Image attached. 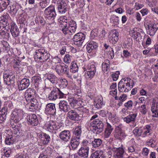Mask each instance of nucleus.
<instances>
[{
  "label": "nucleus",
  "mask_w": 158,
  "mask_h": 158,
  "mask_svg": "<svg viewBox=\"0 0 158 158\" xmlns=\"http://www.w3.org/2000/svg\"><path fill=\"white\" fill-rule=\"evenodd\" d=\"M131 79L128 77L122 79L118 84V89L120 92H127L131 90L133 85H130Z\"/></svg>",
  "instance_id": "nucleus-1"
},
{
  "label": "nucleus",
  "mask_w": 158,
  "mask_h": 158,
  "mask_svg": "<svg viewBox=\"0 0 158 158\" xmlns=\"http://www.w3.org/2000/svg\"><path fill=\"white\" fill-rule=\"evenodd\" d=\"M23 111L20 109H15L12 112L11 115V124H13V127H16V124L23 117ZM16 129L18 130V127H16ZM19 130L20 129H19ZM18 132L16 131V134L19 133V130Z\"/></svg>",
  "instance_id": "nucleus-2"
},
{
  "label": "nucleus",
  "mask_w": 158,
  "mask_h": 158,
  "mask_svg": "<svg viewBox=\"0 0 158 158\" xmlns=\"http://www.w3.org/2000/svg\"><path fill=\"white\" fill-rule=\"evenodd\" d=\"M52 68L54 70H56V73L59 75L65 74H67L68 77L69 78L71 77V76L68 74L69 69L68 66L66 65L57 63L55 66H52Z\"/></svg>",
  "instance_id": "nucleus-3"
},
{
  "label": "nucleus",
  "mask_w": 158,
  "mask_h": 158,
  "mask_svg": "<svg viewBox=\"0 0 158 158\" xmlns=\"http://www.w3.org/2000/svg\"><path fill=\"white\" fill-rule=\"evenodd\" d=\"M44 14L48 20L53 21L56 15L55 6L53 5H50L44 10Z\"/></svg>",
  "instance_id": "nucleus-4"
},
{
  "label": "nucleus",
  "mask_w": 158,
  "mask_h": 158,
  "mask_svg": "<svg viewBox=\"0 0 158 158\" xmlns=\"http://www.w3.org/2000/svg\"><path fill=\"white\" fill-rule=\"evenodd\" d=\"M104 125V123L100 121L98 119L93 120L90 123V127H95L94 132L97 134H99L102 131Z\"/></svg>",
  "instance_id": "nucleus-5"
},
{
  "label": "nucleus",
  "mask_w": 158,
  "mask_h": 158,
  "mask_svg": "<svg viewBox=\"0 0 158 158\" xmlns=\"http://www.w3.org/2000/svg\"><path fill=\"white\" fill-rule=\"evenodd\" d=\"M35 53V58L39 59L41 62H45L49 58V54L43 49L36 50Z\"/></svg>",
  "instance_id": "nucleus-6"
},
{
  "label": "nucleus",
  "mask_w": 158,
  "mask_h": 158,
  "mask_svg": "<svg viewBox=\"0 0 158 158\" xmlns=\"http://www.w3.org/2000/svg\"><path fill=\"white\" fill-rule=\"evenodd\" d=\"M147 34L151 36H153L158 29V24L150 23L148 22L144 24Z\"/></svg>",
  "instance_id": "nucleus-7"
},
{
  "label": "nucleus",
  "mask_w": 158,
  "mask_h": 158,
  "mask_svg": "<svg viewBox=\"0 0 158 158\" xmlns=\"http://www.w3.org/2000/svg\"><path fill=\"white\" fill-rule=\"evenodd\" d=\"M85 39V35L82 33H78L75 34L73 38L74 44L78 46L82 45Z\"/></svg>",
  "instance_id": "nucleus-8"
},
{
  "label": "nucleus",
  "mask_w": 158,
  "mask_h": 158,
  "mask_svg": "<svg viewBox=\"0 0 158 158\" xmlns=\"http://www.w3.org/2000/svg\"><path fill=\"white\" fill-rule=\"evenodd\" d=\"M57 4L58 12L60 14H64L67 11V6L65 2L63 0H61L60 2L58 1Z\"/></svg>",
  "instance_id": "nucleus-9"
},
{
  "label": "nucleus",
  "mask_w": 158,
  "mask_h": 158,
  "mask_svg": "<svg viewBox=\"0 0 158 158\" xmlns=\"http://www.w3.org/2000/svg\"><path fill=\"white\" fill-rule=\"evenodd\" d=\"M28 124L32 126H37L39 122L36 115L35 114H30L27 117Z\"/></svg>",
  "instance_id": "nucleus-10"
},
{
  "label": "nucleus",
  "mask_w": 158,
  "mask_h": 158,
  "mask_svg": "<svg viewBox=\"0 0 158 158\" xmlns=\"http://www.w3.org/2000/svg\"><path fill=\"white\" fill-rule=\"evenodd\" d=\"M45 112L46 114L52 115H55L56 109L55 104L50 103L47 104Z\"/></svg>",
  "instance_id": "nucleus-11"
},
{
  "label": "nucleus",
  "mask_w": 158,
  "mask_h": 158,
  "mask_svg": "<svg viewBox=\"0 0 158 158\" xmlns=\"http://www.w3.org/2000/svg\"><path fill=\"white\" fill-rule=\"evenodd\" d=\"M89 148L88 146H82L79 150L78 154L81 157L87 158L89 155Z\"/></svg>",
  "instance_id": "nucleus-12"
},
{
  "label": "nucleus",
  "mask_w": 158,
  "mask_h": 158,
  "mask_svg": "<svg viewBox=\"0 0 158 158\" xmlns=\"http://www.w3.org/2000/svg\"><path fill=\"white\" fill-rule=\"evenodd\" d=\"M19 84H18L19 89L20 90H23L28 87L30 84L29 79L24 78L19 81Z\"/></svg>",
  "instance_id": "nucleus-13"
},
{
  "label": "nucleus",
  "mask_w": 158,
  "mask_h": 158,
  "mask_svg": "<svg viewBox=\"0 0 158 158\" xmlns=\"http://www.w3.org/2000/svg\"><path fill=\"white\" fill-rule=\"evenodd\" d=\"M3 77L4 82L6 85H9L14 83L15 76L12 74L4 73Z\"/></svg>",
  "instance_id": "nucleus-14"
},
{
  "label": "nucleus",
  "mask_w": 158,
  "mask_h": 158,
  "mask_svg": "<svg viewBox=\"0 0 158 158\" xmlns=\"http://www.w3.org/2000/svg\"><path fill=\"white\" fill-rule=\"evenodd\" d=\"M68 118L71 120L77 121L80 120V117L75 110H70L67 114Z\"/></svg>",
  "instance_id": "nucleus-15"
},
{
  "label": "nucleus",
  "mask_w": 158,
  "mask_h": 158,
  "mask_svg": "<svg viewBox=\"0 0 158 158\" xmlns=\"http://www.w3.org/2000/svg\"><path fill=\"white\" fill-rule=\"evenodd\" d=\"M59 136L61 140L67 142L70 139L71 135L69 131L65 130L60 132Z\"/></svg>",
  "instance_id": "nucleus-16"
},
{
  "label": "nucleus",
  "mask_w": 158,
  "mask_h": 158,
  "mask_svg": "<svg viewBox=\"0 0 158 158\" xmlns=\"http://www.w3.org/2000/svg\"><path fill=\"white\" fill-rule=\"evenodd\" d=\"M36 91L34 89L31 88L27 89L26 90L24 95L27 101L30 100V98H32L35 96Z\"/></svg>",
  "instance_id": "nucleus-17"
},
{
  "label": "nucleus",
  "mask_w": 158,
  "mask_h": 158,
  "mask_svg": "<svg viewBox=\"0 0 158 158\" xmlns=\"http://www.w3.org/2000/svg\"><path fill=\"white\" fill-rule=\"evenodd\" d=\"M112 34L111 35H110L109 37V40L110 42L113 44H115L118 39V32L115 30H113Z\"/></svg>",
  "instance_id": "nucleus-18"
},
{
  "label": "nucleus",
  "mask_w": 158,
  "mask_h": 158,
  "mask_svg": "<svg viewBox=\"0 0 158 158\" xmlns=\"http://www.w3.org/2000/svg\"><path fill=\"white\" fill-rule=\"evenodd\" d=\"M39 138L43 144H46L48 143L51 140L49 135L45 133H42L39 135Z\"/></svg>",
  "instance_id": "nucleus-19"
},
{
  "label": "nucleus",
  "mask_w": 158,
  "mask_h": 158,
  "mask_svg": "<svg viewBox=\"0 0 158 158\" xmlns=\"http://www.w3.org/2000/svg\"><path fill=\"white\" fill-rule=\"evenodd\" d=\"M59 106L60 110L64 112L68 111L70 109L68 102L65 100H61L59 103Z\"/></svg>",
  "instance_id": "nucleus-20"
},
{
  "label": "nucleus",
  "mask_w": 158,
  "mask_h": 158,
  "mask_svg": "<svg viewBox=\"0 0 158 158\" xmlns=\"http://www.w3.org/2000/svg\"><path fill=\"white\" fill-rule=\"evenodd\" d=\"M10 31L14 37H17L19 35V29L15 23L12 22L11 23Z\"/></svg>",
  "instance_id": "nucleus-21"
},
{
  "label": "nucleus",
  "mask_w": 158,
  "mask_h": 158,
  "mask_svg": "<svg viewBox=\"0 0 158 158\" xmlns=\"http://www.w3.org/2000/svg\"><path fill=\"white\" fill-rule=\"evenodd\" d=\"M114 157L115 158H124L123 155L125 151L122 148H118L114 149Z\"/></svg>",
  "instance_id": "nucleus-22"
},
{
  "label": "nucleus",
  "mask_w": 158,
  "mask_h": 158,
  "mask_svg": "<svg viewBox=\"0 0 158 158\" xmlns=\"http://www.w3.org/2000/svg\"><path fill=\"white\" fill-rule=\"evenodd\" d=\"M136 29V28H134L131 30L130 32V34L135 39H136L138 38H139L140 39H142V35H143V34L142 32H137Z\"/></svg>",
  "instance_id": "nucleus-23"
},
{
  "label": "nucleus",
  "mask_w": 158,
  "mask_h": 158,
  "mask_svg": "<svg viewBox=\"0 0 158 158\" xmlns=\"http://www.w3.org/2000/svg\"><path fill=\"white\" fill-rule=\"evenodd\" d=\"M80 144V139L75 138L74 137H72L70 142V146L72 149L74 150L77 149ZM70 149H71L70 147Z\"/></svg>",
  "instance_id": "nucleus-24"
},
{
  "label": "nucleus",
  "mask_w": 158,
  "mask_h": 158,
  "mask_svg": "<svg viewBox=\"0 0 158 158\" xmlns=\"http://www.w3.org/2000/svg\"><path fill=\"white\" fill-rule=\"evenodd\" d=\"M106 128L104 132V137L105 138H108L112 131L114 130V127L109 123L107 122Z\"/></svg>",
  "instance_id": "nucleus-25"
},
{
  "label": "nucleus",
  "mask_w": 158,
  "mask_h": 158,
  "mask_svg": "<svg viewBox=\"0 0 158 158\" xmlns=\"http://www.w3.org/2000/svg\"><path fill=\"white\" fill-rule=\"evenodd\" d=\"M137 116L136 113H131L127 117L123 118V121L127 123H129L131 122H134Z\"/></svg>",
  "instance_id": "nucleus-26"
},
{
  "label": "nucleus",
  "mask_w": 158,
  "mask_h": 158,
  "mask_svg": "<svg viewBox=\"0 0 158 158\" xmlns=\"http://www.w3.org/2000/svg\"><path fill=\"white\" fill-rule=\"evenodd\" d=\"M97 47V43L93 41H91L87 44L86 48L87 52L89 53Z\"/></svg>",
  "instance_id": "nucleus-27"
},
{
  "label": "nucleus",
  "mask_w": 158,
  "mask_h": 158,
  "mask_svg": "<svg viewBox=\"0 0 158 158\" xmlns=\"http://www.w3.org/2000/svg\"><path fill=\"white\" fill-rule=\"evenodd\" d=\"M29 101H30L31 102V104L30 106L31 107H33V108L30 107V110L31 111H35L38 108V107L39 103L37 100L33 97L32 98H30Z\"/></svg>",
  "instance_id": "nucleus-28"
},
{
  "label": "nucleus",
  "mask_w": 158,
  "mask_h": 158,
  "mask_svg": "<svg viewBox=\"0 0 158 158\" xmlns=\"http://www.w3.org/2000/svg\"><path fill=\"white\" fill-rule=\"evenodd\" d=\"M103 100V98L101 97L95 98L94 104L96 108L99 109L102 107V106L104 104Z\"/></svg>",
  "instance_id": "nucleus-29"
},
{
  "label": "nucleus",
  "mask_w": 158,
  "mask_h": 158,
  "mask_svg": "<svg viewBox=\"0 0 158 158\" xmlns=\"http://www.w3.org/2000/svg\"><path fill=\"white\" fill-rule=\"evenodd\" d=\"M143 132L142 134V136L145 137L148 135H151L152 130L151 125H147L143 127Z\"/></svg>",
  "instance_id": "nucleus-30"
},
{
  "label": "nucleus",
  "mask_w": 158,
  "mask_h": 158,
  "mask_svg": "<svg viewBox=\"0 0 158 158\" xmlns=\"http://www.w3.org/2000/svg\"><path fill=\"white\" fill-rule=\"evenodd\" d=\"M46 79L49 81L51 83L56 84L58 83V78L53 74L48 73L47 74Z\"/></svg>",
  "instance_id": "nucleus-31"
},
{
  "label": "nucleus",
  "mask_w": 158,
  "mask_h": 158,
  "mask_svg": "<svg viewBox=\"0 0 158 158\" xmlns=\"http://www.w3.org/2000/svg\"><path fill=\"white\" fill-rule=\"evenodd\" d=\"M60 29L63 33L65 35H69L68 36H69L70 31L69 27L67 26V24L64 23V24H61L60 25Z\"/></svg>",
  "instance_id": "nucleus-32"
},
{
  "label": "nucleus",
  "mask_w": 158,
  "mask_h": 158,
  "mask_svg": "<svg viewBox=\"0 0 158 158\" xmlns=\"http://www.w3.org/2000/svg\"><path fill=\"white\" fill-rule=\"evenodd\" d=\"M9 3L10 1L9 0H0V12L5 10Z\"/></svg>",
  "instance_id": "nucleus-33"
},
{
  "label": "nucleus",
  "mask_w": 158,
  "mask_h": 158,
  "mask_svg": "<svg viewBox=\"0 0 158 158\" xmlns=\"http://www.w3.org/2000/svg\"><path fill=\"white\" fill-rule=\"evenodd\" d=\"M81 132V126H78L74 130L73 132V135L72 137H74L75 138L80 139Z\"/></svg>",
  "instance_id": "nucleus-34"
},
{
  "label": "nucleus",
  "mask_w": 158,
  "mask_h": 158,
  "mask_svg": "<svg viewBox=\"0 0 158 158\" xmlns=\"http://www.w3.org/2000/svg\"><path fill=\"white\" fill-rule=\"evenodd\" d=\"M127 135L125 131H123L115 132L114 137L117 139H121L125 138Z\"/></svg>",
  "instance_id": "nucleus-35"
},
{
  "label": "nucleus",
  "mask_w": 158,
  "mask_h": 158,
  "mask_svg": "<svg viewBox=\"0 0 158 158\" xmlns=\"http://www.w3.org/2000/svg\"><path fill=\"white\" fill-rule=\"evenodd\" d=\"M91 158H105L102 151H97L92 153Z\"/></svg>",
  "instance_id": "nucleus-36"
},
{
  "label": "nucleus",
  "mask_w": 158,
  "mask_h": 158,
  "mask_svg": "<svg viewBox=\"0 0 158 158\" xmlns=\"http://www.w3.org/2000/svg\"><path fill=\"white\" fill-rule=\"evenodd\" d=\"M143 129L142 127H136L133 130L134 134L137 136H141V135H142V133H143Z\"/></svg>",
  "instance_id": "nucleus-37"
},
{
  "label": "nucleus",
  "mask_w": 158,
  "mask_h": 158,
  "mask_svg": "<svg viewBox=\"0 0 158 158\" xmlns=\"http://www.w3.org/2000/svg\"><path fill=\"white\" fill-rule=\"evenodd\" d=\"M110 61L108 60H105L102 64V70L105 73L107 72L109 69Z\"/></svg>",
  "instance_id": "nucleus-38"
},
{
  "label": "nucleus",
  "mask_w": 158,
  "mask_h": 158,
  "mask_svg": "<svg viewBox=\"0 0 158 158\" xmlns=\"http://www.w3.org/2000/svg\"><path fill=\"white\" fill-rule=\"evenodd\" d=\"M102 141L100 139H95L92 142V146L94 148H97L100 146L102 143Z\"/></svg>",
  "instance_id": "nucleus-39"
},
{
  "label": "nucleus",
  "mask_w": 158,
  "mask_h": 158,
  "mask_svg": "<svg viewBox=\"0 0 158 158\" xmlns=\"http://www.w3.org/2000/svg\"><path fill=\"white\" fill-rule=\"evenodd\" d=\"M1 152L3 154V156L7 158L9 157L11 154V150L10 148L4 147L2 148Z\"/></svg>",
  "instance_id": "nucleus-40"
},
{
  "label": "nucleus",
  "mask_w": 158,
  "mask_h": 158,
  "mask_svg": "<svg viewBox=\"0 0 158 158\" xmlns=\"http://www.w3.org/2000/svg\"><path fill=\"white\" fill-rule=\"evenodd\" d=\"M56 97L57 98L61 99L65 98V94L57 88H55Z\"/></svg>",
  "instance_id": "nucleus-41"
},
{
  "label": "nucleus",
  "mask_w": 158,
  "mask_h": 158,
  "mask_svg": "<svg viewBox=\"0 0 158 158\" xmlns=\"http://www.w3.org/2000/svg\"><path fill=\"white\" fill-rule=\"evenodd\" d=\"M70 71L73 73H75L78 71V66L75 61H73L71 64Z\"/></svg>",
  "instance_id": "nucleus-42"
},
{
  "label": "nucleus",
  "mask_w": 158,
  "mask_h": 158,
  "mask_svg": "<svg viewBox=\"0 0 158 158\" xmlns=\"http://www.w3.org/2000/svg\"><path fill=\"white\" fill-rule=\"evenodd\" d=\"M48 98L50 100H55L57 99L56 97L55 88H53L51 92L49 94Z\"/></svg>",
  "instance_id": "nucleus-43"
},
{
  "label": "nucleus",
  "mask_w": 158,
  "mask_h": 158,
  "mask_svg": "<svg viewBox=\"0 0 158 158\" xmlns=\"http://www.w3.org/2000/svg\"><path fill=\"white\" fill-rule=\"evenodd\" d=\"M51 126H52L53 128L54 131V133H56V131L59 130L60 131H61L60 129V127L58 125V123L55 122L53 121H51Z\"/></svg>",
  "instance_id": "nucleus-44"
},
{
  "label": "nucleus",
  "mask_w": 158,
  "mask_h": 158,
  "mask_svg": "<svg viewBox=\"0 0 158 158\" xmlns=\"http://www.w3.org/2000/svg\"><path fill=\"white\" fill-rule=\"evenodd\" d=\"M73 60V57L69 54L66 55L64 58V61L66 64L70 63Z\"/></svg>",
  "instance_id": "nucleus-45"
},
{
  "label": "nucleus",
  "mask_w": 158,
  "mask_h": 158,
  "mask_svg": "<svg viewBox=\"0 0 158 158\" xmlns=\"http://www.w3.org/2000/svg\"><path fill=\"white\" fill-rule=\"evenodd\" d=\"M96 72L88 70L85 73V76L86 78H92L94 76Z\"/></svg>",
  "instance_id": "nucleus-46"
},
{
  "label": "nucleus",
  "mask_w": 158,
  "mask_h": 158,
  "mask_svg": "<svg viewBox=\"0 0 158 158\" xmlns=\"http://www.w3.org/2000/svg\"><path fill=\"white\" fill-rule=\"evenodd\" d=\"M13 138L11 136L8 135L6 136L5 142L6 144L10 145L13 143Z\"/></svg>",
  "instance_id": "nucleus-47"
},
{
  "label": "nucleus",
  "mask_w": 158,
  "mask_h": 158,
  "mask_svg": "<svg viewBox=\"0 0 158 158\" xmlns=\"http://www.w3.org/2000/svg\"><path fill=\"white\" fill-rule=\"evenodd\" d=\"M77 26H73L72 27H69L70 31L69 36H68V39H71L72 38V36L73 34H74L76 30Z\"/></svg>",
  "instance_id": "nucleus-48"
},
{
  "label": "nucleus",
  "mask_w": 158,
  "mask_h": 158,
  "mask_svg": "<svg viewBox=\"0 0 158 158\" xmlns=\"http://www.w3.org/2000/svg\"><path fill=\"white\" fill-rule=\"evenodd\" d=\"M124 106L128 110H131L133 105V103L132 101L129 100L124 104Z\"/></svg>",
  "instance_id": "nucleus-49"
},
{
  "label": "nucleus",
  "mask_w": 158,
  "mask_h": 158,
  "mask_svg": "<svg viewBox=\"0 0 158 158\" xmlns=\"http://www.w3.org/2000/svg\"><path fill=\"white\" fill-rule=\"evenodd\" d=\"M79 110L81 111L80 113L81 114L85 117L87 116V114L89 112V110L88 109L83 107L80 108Z\"/></svg>",
  "instance_id": "nucleus-50"
},
{
  "label": "nucleus",
  "mask_w": 158,
  "mask_h": 158,
  "mask_svg": "<svg viewBox=\"0 0 158 158\" xmlns=\"http://www.w3.org/2000/svg\"><path fill=\"white\" fill-rule=\"evenodd\" d=\"M5 107L7 110L10 111L11 109L13 107V105L12 102L10 101H7L5 102Z\"/></svg>",
  "instance_id": "nucleus-51"
},
{
  "label": "nucleus",
  "mask_w": 158,
  "mask_h": 158,
  "mask_svg": "<svg viewBox=\"0 0 158 158\" xmlns=\"http://www.w3.org/2000/svg\"><path fill=\"white\" fill-rule=\"evenodd\" d=\"M8 8H10L9 11L10 12L12 15H15L17 12V10L16 8V6L15 5H11Z\"/></svg>",
  "instance_id": "nucleus-52"
},
{
  "label": "nucleus",
  "mask_w": 158,
  "mask_h": 158,
  "mask_svg": "<svg viewBox=\"0 0 158 158\" xmlns=\"http://www.w3.org/2000/svg\"><path fill=\"white\" fill-rule=\"evenodd\" d=\"M127 95L126 94H123L119 97H115V100H119L123 102L127 99Z\"/></svg>",
  "instance_id": "nucleus-53"
},
{
  "label": "nucleus",
  "mask_w": 158,
  "mask_h": 158,
  "mask_svg": "<svg viewBox=\"0 0 158 158\" xmlns=\"http://www.w3.org/2000/svg\"><path fill=\"white\" fill-rule=\"evenodd\" d=\"M111 19L113 21V23L115 25H117L119 24V19L118 16L113 15L112 16Z\"/></svg>",
  "instance_id": "nucleus-54"
},
{
  "label": "nucleus",
  "mask_w": 158,
  "mask_h": 158,
  "mask_svg": "<svg viewBox=\"0 0 158 158\" xmlns=\"http://www.w3.org/2000/svg\"><path fill=\"white\" fill-rule=\"evenodd\" d=\"M49 2L48 1H43L42 2H40V5L41 8L44 9L47 7L48 6Z\"/></svg>",
  "instance_id": "nucleus-55"
},
{
  "label": "nucleus",
  "mask_w": 158,
  "mask_h": 158,
  "mask_svg": "<svg viewBox=\"0 0 158 158\" xmlns=\"http://www.w3.org/2000/svg\"><path fill=\"white\" fill-rule=\"evenodd\" d=\"M107 114L108 116V118L109 120H113L114 119L115 117L116 114L114 113H112L111 112L107 111Z\"/></svg>",
  "instance_id": "nucleus-56"
},
{
  "label": "nucleus",
  "mask_w": 158,
  "mask_h": 158,
  "mask_svg": "<svg viewBox=\"0 0 158 158\" xmlns=\"http://www.w3.org/2000/svg\"><path fill=\"white\" fill-rule=\"evenodd\" d=\"M7 20H5L4 21L2 20L0 21V29L2 30V29L5 27L7 26Z\"/></svg>",
  "instance_id": "nucleus-57"
},
{
  "label": "nucleus",
  "mask_w": 158,
  "mask_h": 158,
  "mask_svg": "<svg viewBox=\"0 0 158 158\" xmlns=\"http://www.w3.org/2000/svg\"><path fill=\"white\" fill-rule=\"evenodd\" d=\"M9 112V111L5 107H4L2 109H1V110H0V114L3 116L5 115V116H6Z\"/></svg>",
  "instance_id": "nucleus-58"
},
{
  "label": "nucleus",
  "mask_w": 158,
  "mask_h": 158,
  "mask_svg": "<svg viewBox=\"0 0 158 158\" xmlns=\"http://www.w3.org/2000/svg\"><path fill=\"white\" fill-rule=\"evenodd\" d=\"M123 127V126L122 124H120L116 126L115 129V132H117L118 131H124L122 129Z\"/></svg>",
  "instance_id": "nucleus-59"
},
{
  "label": "nucleus",
  "mask_w": 158,
  "mask_h": 158,
  "mask_svg": "<svg viewBox=\"0 0 158 158\" xmlns=\"http://www.w3.org/2000/svg\"><path fill=\"white\" fill-rule=\"evenodd\" d=\"M120 73L119 71H117L116 73H113L111 75V77L112 79L114 81H117L118 77V75Z\"/></svg>",
  "instance_id": "nucleus-60"
},
{
  "label": "nucleus",
  "mask_w": 158,
  "mask_h": 158,
  "mask_svg": "<svg viewBox=\"0 0 158 158\" xmlns=\"http://www.w3.org/2000/svg\"><path fill=\"white\" fill-rule=\"evenodd\" d=\"M155 107H156L157 109L158 108V99L157 101L156 100H153L152 102V110L154 111Z\"/></svg>",
  "instance_id": "nucleus-61"
},
{
  "label": "nucleus",
  "mask_w": 158,
  "mask_h": 158,
  "mask_svg": "<svg viewBox=\"0 0 158 158\" xmlns=\"http://www.w3.org/2000/svg\"><path fill=\"white\" fill-rule=\"evenodd\" d=\"M140 110L141 113L144 114H145L147 113V109L146 107V106L143 104L140 107Z\"/></svg>",
  "instance_id": "nucleus-62"
},
{
  "label": "nucleus",
  "mask_w": 158,
  "mask_h": 158,
  "mask_svg": "<svg viewBox=\"0 0 158 158\" xmlns=\"http://www.w3.org/2000/svg\"><path fill=\"white\" fill-rule=\"evenodd\" d=\"M105 150L106 152L109 156H111L112 154V152L114 151V150H113L112 148H111V147L110 146L107 147Z\"/></svg>",
  "instance_id": "nucleus-63"
},
{
  "label": "nucleus",
  "mask_w": 158,
  "mask_h": 158,
  "mask_svg": "<svg viewBox=\"0 0 158 158\" xmlns=\"http://www.w3.org/2000/svg\"><path fill=\"white\" fill-rule=\"evenodd\" d=\"M15 64L13 65V66L15 68H19V67L21 65L20 61L17 59H16L14 60Z\"/></svg>",
  "instance_id": "nucleus-64"
}]
</instances>
